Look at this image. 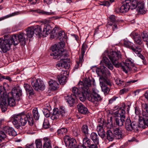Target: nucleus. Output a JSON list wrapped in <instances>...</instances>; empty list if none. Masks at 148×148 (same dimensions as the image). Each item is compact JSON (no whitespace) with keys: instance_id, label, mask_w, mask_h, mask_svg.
Listing matches in <instances>:
<instances>
[{"instance_id":"20e7f679","label":"nucleus","mask_w":148,"mask_h":148,"mask_svg":"<svg viewBox=\"0 0 148 148\" xmlns=\"http://www.w3.org/2000/svg\"><path fill=\"white\" fill-rule=\"evenodd\" d=\"M142 107L146 110L147 114H146L145 112H143L142 116L141 115L139 116L138 124L135 122H132V130L135 132H137L139 130L145 129L148 126V105L145 103L143 105Z\"/></svg>"},{"instance_id":"c756f323","label":"nucleus","mask_w":148,"mask_h":148,"mask_svg":"<svg viewBox=\"0 0 148 148\" xmlns=\"http://www.w3.org/2000/svg\"><path fill=\"white\" fill-rule=\"evenodd\" d=\"M113 132L115 138L117 139H120L122 138V135L121 130L119 128H116L114 129Z\"/></svg>"},{"instance_id":"f8f14e48","label":"nucleus","mask_w":148,"mask_h":148,"mask_svg":"<svg viewBox=\"0 0 148 148\" xmlns=\"http://www.w3.org/2000/svg\"><path fill=\"white\" fill-rule=\"evenodd\" d=\"M79 87L82 89L83 92L86 93H90V88L91 86V80L89 79H86L83 82H79L78 84Z\"/></svg>"},{"instance_id":"37998d69","label":"nucleus","mask_w":148,"mask_h":148,"mask_svg":"<svg viewBox=\"0 0 148 148\" xmlns=\"http://www.w3.org/2000/svg\"><path fill=\"white\" fill-rule=\"evenodd\" d=\"M34 33L38 35L42 32L41 28L40 26L38 25L34 26Z\"/></svg>"},{"instance_id":"bb28decb","label":"nucleus","mask_w":148,"mask_h":148,"mask_svg":"<svg viewBox=\"0 0 148 148\" xmlns=\"http://www.w3.org/2000/svg\"><path fill=\"white\" fill-rule=\"evenodd\" d=\"M60 114L59 113L58 110L57 108H54L53 110L51 118L52 120H56L59 118Z\"/></svg>"},{"instance_id":"79ce46f5","label":"nucleus","mask_w":148,"mask_h":148,"mask_svg":"<svg viewBox=\"0 0 148 148\" xmlns=\"http://www.w3.org/2000/svg\"><path fill=\"white\" fill-rule=\"evenodd\" d=\"M89 93H86L83 92L82 90L81 93L79 95L78 97H79V99L81 101L83 102L85 101L86 99V97L87 96V94H89Z\"/></svg>"},{"instance_id":"bf43d9fd","label":"nucleus","mask_w":148,"mask_h":148,"mask_svg":"<svg viewBox=\"0 0 148 148\" xmlns=\"http://www.w3.org/2000/svg\"><path fill=\"white\" fill-rule=\"evenodd\" d=\"M6 134L4 131H0V137L3 140L6 137Z\"/></svg>"},{"instance_id":"2eb2a0df","label":"nucleus","mask_w":148,"mask_h":148,"mask_svg":"<svg viewBox=\"0 0 148 148\" xmlns=\"http://www.w3.org/2000/svg\"><path fill=\"white\" fill-rule=\"evenodd\" d=\"M88 96V100L93 103L95 106H97L102 100L101 97L99 94L90 95Z\"/></svg>"},{"instance_id":"4d7b16f0","label":"nucleus","mask_w":148,"mask_h":148,"mask_svg":"<svg viewBox=\"0 0 148 148\" xmlns=\"http://www.w3.org/2000/svg\"><path fill=\"white\" fill-rule=\"evenodd\" d=\"M55 45H56L57 46V48H58V49L59 50H61V48H63L64 46V43L62 42H60L59 44H55L53 46H54Z\"/></svg>"},{"instance_id":"49530a36","label":"nucleus","mask_w":148,"mask_h":148,"mask_svg":"<svg viewBox=\"0 0 148 148\" xmlns=\"http://www.w3.org/2000/svg\"><path fill=\"white\" fill-rule=\"evenodd\" d=\"M59 114L62 116H64V114L66 112V110L65 108L63 106L60 107L59 110Z\"/></svg>"},{"instance_id":"338daca9","label":"nucleus","mask_w":148,"mask_h":148,"mask_svg":"<svg viewBox=\"0 0 148 148\" xmlns=\"http://www.w3.org/2000/svg\"><path fill=\"white\" fill-rule=\"evenodd\" d=\"M98 144H92L89 146L90 148H98L97 145Z\"/></svg>"},{"instance_id":"7c9ffc66","label":"nucleus","mask_w":148,"mask_h":148,"mask_svg":"<svg viewBox=\"0 0 148 148\" xmlns=\"http://www.w3.org/2000/svg\"><path fill=\"white\" fill-rule=\"evenodd\" d=\"M43 140H44L43 148L44 147H46V148H52L51 141L49 138L48 137H45L43 138Z\"/></svg>"},{"instance_id":"69168bd1","label":"nucleus","mask_w":148,"mask_h":148,"mask_svg":"<svg viewBox=\"0 0 148 148\" xmlns=\"http://www.w3.org/2000/svg\"><path fill=\"white\" fill-rule=\"evenodd\" d=\"M34 144H27L26 145V148H34Z\"/></svg>"},{"instance_id":"a19ab883","label":"nucleus","mask_w":148,"mask_h":148,"mask_svg":"<svg viewBox=\"0 0 148 148\" xmlns=\"http://www.w3.org/2000/svg\"><path fill=\"white\" fill-rule=\"evenodd\" d=\"M81 130L82 133L86 136L88 133L89 129L88 126L86 125H83L81 128Z\"/></svg>"},{"instance_id":"5701e85b","label":"nucleus","mask_w":148,"mask_h":148,"mask_svg":"<svg viewBox=\"0 0 148 148\" xmlns=\"http://www.w3.org/2000/svg\"><path fill=\"white\" fill-rule=\"evenodd\" d=\"M66 72L64 71L62 74L58 76V78L60 84H63L66 83L67 80L66 75Z\"/></svg>"},{"instance_id":"393cba45","label":"nucleus","mask_w":148,"mask_h":148,"mask_svg":"<svg viewBox=\"0 0 148 148\" xmlns=\"http://www.w3.org/2000/svg\"><path fill=\"white\" fill-rule=\"evenodd\" d=\"M124 117L119 119L118 118L115 117L114 119V126H121L123 125L125 119H124Z\"/></svg>"},{"instance_id":"7ed1b4c3","label":"nucleus","mask_w":148,"mask_h":148,"mask_svg":"<svg viewBox=\"0 0 148 148\" xmlns=\"http://www.w3.org/2000/svg\"><path fill=\"white\" fill-rule=\"evenodd\" d=\"M10 121L17 129L19 128L21 126H24L27 121L31 126L33 125L34 123V120L31 114L29 113L26 114L22 113L14 116L11 118Z\"/></svg>"},{"instance_id":"4c0bfd02","label":"nucleus","mask_w":148,"mask_h":148,"mask_svg":"<svg viewBox=\"0 0 148 148\" xmlns=\"http://www.w3.org/2000/svg\"><path fill=\"white\" fill-rule=\"evenodd\" d=\"M73 96L71 95L70 96H68L66 97L65 98L67 100V102L71 106H73L74 103L75 102V99L73 97Z\"/></svg>"},{"instance_id":"3c124183","label":"nucleus","mask_w":148,"mask_h":148,"mask_svg":"<svg viewBox=\"0 0 148 148\" xmlns=\"http://www.w3.org/2000/svg\"><path fill=\"white\" fill-rule=\"evenodd\" d=\"M18 12H15L14 13H12V14H10L8 16L7 15V16H5L4 17H2L0 18V21H1L3 20H4L5 19L7 18H8L9 17L14 16L15 15H17L18 14Z\"/></svg>"},{"instance_id":"4468645a","label":"nucleus","mask_w":148,"mask_h":148,"mask_svg":"<svg viewBox=\"0 0 148 148\" xmlns=\"http://www.w3.org/2000/svg\"><path fill=\"white\" fill-rule=\"evenodd\" d=\"M99 124L97 127L96 130L99 136L102 138H103L105 136V131L103 129L104 126V121L101 119L98 120Z\"/></svg>"},{"instance_id":"ddd939ff","label":"nucleus","mask_w":148,"mask_h":148,"mask_svg":"<svg viewBox=\"0 0 148 148\" xmlns=\"http://www.w3.org/2000/svg\"><path fill=\"white\" fill-rule=\"evenodd\" d=\"M99 81L102 91L105 95L109 93L110 90L106 85L110 86L111 84L108 79H106L102 76L100 77Z\"/></svg>"},{"instance_id":"0eeeda50","label":"nucleus","mask_w":148,"mask_h":148,"mask_svg":"<svg viewBox=\"0 0 148 148\" xmlns=\"http://www.w3.org/2000/svg\"><path fill=\"white\" fill-rule=\"evenodd\" d=\"M124 45L125 47L130 48L134 52L138 54V56L143 60V63L144 64H147L144 57L140 53L142 50L140 46L138 45L134 47L133 43L127 40H124Z\"/></svg>"},{"instance_id":"864d4df0","label":"nucleus","mask_w":148,"mask_h":148,"mask_svg":"<svg viewBox=\"0 0 148 148\" xmlns=\"http://www.w3.org/2000/svg\"><path fill=\"white\" fill-rule=\"evenodd\" d=\"M58 28L57 27H55L52 30H51V32L50 34L51 37L50 38L51 39L53 38L56 36V34H55L56 31L57 30Z\"/></svg>"},{"instance_id":"774afa93","label":"nucleus","mask_w":148,"mask_h":148,"mask_svg":"<svg viewBox=\"0 0 148 148\" xmlns=\"http://www.w3.org/2000/svg\"><path fill=\"white\" fill-rule=\"evenodd\" d=\"M50 108L49 104L48 103H46L44 105V108H46V109H50Z\"/></svg>"},{"instance_id":"a878e982","label":"nucleus","mask_w":148,"mask_h":148,"mask_svg":"<svg viewBox=\"0 0 148 148\" xmlns=\"http://www.w3.org/2000/svg\"><path fill=\"white\" fill-rule=\"evenodd\" d=\"M137 10L141 13L143 14L146 12L144 2L143 1H140L138 2L137 4Z\"/></svg>"},{"instance_id":"8fccbe9b","label":"nucleus","mask_w":148,"mask_h":148,"mask_svg":"<svg viewBox=\"0 0 148 148\" xmlns=\"http://www.w3.org/2000/svg\"><path fill=\"white\" fill-rule=\"evenodd\" d=\"M38 12L40 13L47 15H53L55 14V13L54 12H51V11L47 12L42 10H40Z\"/></svg>"},{"instance_id":"b1692460","label":"nucleus","mask_w":148,"mask_h":148,"mask_svg":"<svg viewBox=\"0 0 148 148\" xmlns=\"http://www.w3.org/2000/svg\"><path fill=\"white\" fill-rule=\"evenodd\" d=\"M42 25H44L42 31L43 35L44 36H46L47 35L51 33L52 28L50 25L43 24Z\"/></svg>"},{"instance_id":"f3484780","label":"nucleus","mask_w":148,"mask_h":148,"mask_svg":"<svg viewBox=\"0 0 148 148\" xmlns=\"http://www.w3.org/2000/svg\"><path fill=\"white\" fill-rule=\"evenodd\" d=\"M69 61H60L56 64V66L59 69H61L64 72L66 71L64 69H69L70 66L69 63Z\"/></svg>"},{"instance_id":"f704fd0d","label":"nucleus","mask_w":148,"mask_h":148,"mask_svg":"<svg viewBox=\"0 0 148 148\" xmlns=\"http://www.w3.org/2000/svg\"><path fill=\"white\" fill-rule=\"evenodd\" d=\"M106 134L107 138L110 141H112L115 138L114 135L110 130H107Z\"/></svg>"},{"instance_id":"ea45409f","label":"nucleus","mask_w":148,"mask_h":148,"mask_svg":"<svg viewBox=\"0 0 148 148\" xmlns=\"http://www.w3.org/2000/svg\"><path fill=\"white\" fill-rule=\"evenodd\" d=\"M90 139L88 138L86 136H85L84 137L83 139V144L85 146L89 147L90 145Z\"/></svg>"},{"instance_id":"e2e57ef3","label":"nucleus","mask_w":148,"mask_h":148,"mask_svg":"<svg viewBox=\"0 0 148 148\" xmlns=\"http://www.w3.org/2000/svg\"><path fill=\"white\" fill-rule=\"evenodd\" d=\"M128 91V90L127 88H123L121 89L120 91V93L121 94H123L125 93H126Z\"/></svg>"},{"instance_id":"423d86ee","label":"nucleus","mask_w":148,"mask_h":148,"mask_svg":"<svg viewBox=\"0 0 148 148\" xmlns=\"http://www.w3.org/2000/svg\"><path fill=\"white\" fill-rule=\"evenodd\" d=\"M131 0H121L122 2L124 3L121 6L120 8L117 9L116 10V12L119 13V12L124 13L127 11L131 8L132 9H135L137 7V4L138 2L135 0H133L130 3V5L129 3L130 2Z\"/></svg>"},{"instance_id":"6ab92c4d","label":"nucleus","mask_w":148,"mask_h":148,"mask_svg":"<svg viewBox=\"0 0 148 148\" xmlns=\"http://www.w3.org/2000/svg\"><path fill=\"white\" fill-rule=\"evenodd\" d=\"M77 108L79 112L82 114H87L89 112L87 108L81 103L78 104Z\"/></svg>"},{"instance_id":"58836bf2","label":"nucleus","mask_w":148,"mask_h":148,"mask_svg":"<svg viewBox=\"0 0 148 148\" xmlns=\"http://www.w3.org/2000/svg\"><path fill=\"white\" fill-rule=\"evenodd\" d=\"M32 114L33 116L35 119L38 120L40 117V114L37 108H34L33 110Z\"/></svg>"},{"instance_id":"a211bd4d","label":"nucleus","mask_w":148,"mask_h":148,"mask_svg":"<svg viewBox=\"0 0 148 148\" xmlns=\"http://www.w3.org/2000/svg\"><path fill=\"white\" fill-rule=\"evenodd\" d=\"M127 106L124 103H122L121 105V106L119 110V111H117L115 112V115L116 116H118V113L119 112H120L119 114L121 117H124V119H125V108H127Z\"/></svg>"},{"instance_id":"c03bdc74","label":"nucleus","mask_w":148,"mask_h":148,"mask_svg":"<svg viewBox=\"0 0 148 148\" xmlns=\"http://www.w3.org/2000/svg\"><path fill=\"white\" fill-rule=\"evenodd\" d=\"M67 130L65 128H62L58 130L57 131L58 134L60 135L65 134L67 132Z\"/></svg>"},{"instance_id":"39448f33","label":"nucleus","mask_w":148,"mask_h":148,"mask_svg":"<svg viewBox=\"0 0 148 148\" xmlns=\"http://www.w3.org/2000/svg\"><path fill=\"white\" fill-rule=\"evenodd\" d=\"M63 48H61L60 50L58 49L57 47V46L55 45L53 46L52 48V53L50 55L53 56V58L54 59L60 60V61H69L67 60L68 58V54L64 51Z\"/></svg>"},{"instance_id":"412c9836","label":"nucleus","mask_w":148,"mask_h":148,"mask_svg":"<svg viewBox=\"0 0 148 148\" xmlns=\"http://www.w3.org/2000/svg\"><path fill=\"white\" fill-rule=\"evenodd\" d=\"M130 36L133 38L135 42L137 44L140 45L142 43L141 38L138 33L133 32L131 33Z\"/></svg>"},{"instance_id":"6e6d98bb","label":"nucleus","mask_w":148,"mask_h":148,"mask_svg":"<svg viewBox=\"0 0 148 148\" xmlns=\"http://www.w3.org/2000/svg\"><path fill=\"white\" fill-rule=\"evenodd\" d=\"M49 123L47 119H45L44 121L43 126L45 129H47L49 127Z\"/></svg>"},{"instance_id":"9d476101","label":"nucleus","mask_w":148,"mask_h":148,"mask_svg":"<svg viewBox=\"0 0 148 148\" xmlns=\"http://www.w3.org/2000/svg\"><path fill=\"white\" fill-rule=\"evenodd\" d=\"M26 36L25 34L21 33L16 35H12V37L13 45L15 46L17 45L19 42L22 45H24L26 43V39L25 37Z\"/></svg>"},{"instance_id":"72a5a7b5","label":"nucleus","mask_w":148,"mask_h":148,"mask_svg":"<svg viewBox=\"0 0 148 148\" xmlns=\"http://www.w3.org/2000/svg\"><path fill=\"white\" fill-rule=\"evenodd\" d=\"M24 87L26 92L28 93L30 95L34 94V90L30 85L28 84H24Z\"/></svg>"},{"instance_id":"dca6fc26","label":"nucleus","mask_w":148,"mask_h":148,"mask_svg":"<svg viewBox=\"0 0 148 148\" xmlns=\"http://www.w3.org/2000/svg\"><path fill=\"white\" fill-rule=\"evenodd\" d=\"M109 21L107 24V26H112V30L115 31L116 29H118L117 25L118 22L116 20L115 16L114 15H111L109 17Z\"/></svg>"},{"instance_id":"9b49d317","label":"nucleus","mask_w":148,"mask_h":148,"mask_svg":"<svg viewBox=\"0 0 148 148\" xmlns=\"http://www.w3.org/2000/svg\"><path fill=\"white\" fill-rule=\"evenodd\" d=\"M30 79L31 84L34 89L36 90L44 89L45 85L43 81L40 79L33 78Z\"/></svg>"},{"instance_id":"f03ea898","label":"nucleus","mask_w":148,"mask_h":148,"mask_svg":"<svg viewBox=\"0 0 148 148\" xmlns=\"http://www.w3.org/2000/svg\"><path fill=\"white\" fill-rule=\"evenodd\" d=\"M105 54L113 65L116 68L121 67L123 71L126 73L130 71L134 66V64L130 60H127L125 62H119V60L121 58V54L120 51L107 52Z\"/></svg>"},{"instance_id":"6e6552de","label":"nucleus","mask_w":148,"mask_h":148,"mask_svg":"<svg viewBox=\"0 0 148 148\" xmlns=\"http://www.w3.org/2000/svg\"><path fill=\"white\" fill-rule=\"evenodd\" d=\"M103 63H105L106 66L111 70L113 69L114 67L107 57H103L102 60L100 62L101 66L100 67V69L101 72L104 75L108 77L110 76L111 73L107 68L103 66Z\"/></svg>"},{"instance_id":"f257e3e1","label":"nucleus","mask_w":148,"mask_h":148,"mask_svg":"<svg viewBox=\"0 0 148 148\" xmlns=\"http://www.w3.org/2000/svg\"><path fill=\"white\" fill-rule=\"evenodd\" d=\"M8 84L4 83L3 86H0V107L2 111L7 110V107H13L16 105V101H19L22 95V91L19 87H14L11 92L7 93L6 90L8 87Z\"/></svg>"},{"instance_id":"c85d7f7f","label":"nucleus","mask_w":148,"mask_h":148,"mask_svg":"<svg viewBox=\"0 0 148 148\" xmlns=\"http://www.w3.org/2000/svg\"><path fill=\"white\" fill-rule=\"evenodd\" d=\"M90 138L95 144H99V137L97 133L94 132L92 133L90 135Z\"/></svg>"},{"instance_id":"603ef678","label":"nucleus","mask_w":148,"mask_h":148,"mask_svg":"<svg viewBox=\"0 0 148 148\" xmlns=\"http://www.w3.org/2000/svg\"><path fill=\"white\" fill-rule=\"evenodd\" d=\"M46 108H43L42 111L45 116L46 117H49L50 116L49 110Z\"/></svg>"},{"instance_id":"de8ad7c7","label":"nucleus","mask_w":148,"mask_h":148,"mask_svg":"<svg viewBox=\"0 0 148 148\" xmlns=\"http://www.w3.org/2000/svg\"><path fill=\"white\" fill-rule=\"evenodd\" d=\"M35 144L36 148H42V140L40 139H37L35 140Z\"/></svg>"},{"instance_id":"5fc2aeb1","label":"nucleus","mask_w":148,"mask_h":148,"mask_svg":"<svg viewBox=\"0 0 148 148\" xmlns=\"http://www.w3.org/2000/svg\"><path fill=\"white\" fill-rule=\"evenodd\" d=\"M134 109H135V113L136 115H139V118L140 115H141L142 116H143L142 115H143V112H145V114H147V112H143L142 113V114H140V110L139 108L138 107H135L134 108Z\"/></svg>"},{"instance_id":"4be33fe9","label":"nucleus","mask_w":148,"mask_h":148,"mask_svg":"<svg viewBox=\"0 0 148 148\" xmlns=\"http://www.w3.org/2000/svg\"><path fill=\"white\" fill-rule=\"evenodd\" d=\"M3 130L5 132L6 134H8L10 136H15L16 134L14 129L12 127L8 126H5L4 127Z\"/></svg>"},{"instance_id":"1a4fd4ad","label":"nucleus","mask_w":148,"mask_h":148,"mask_svg":"<svg viewBox=\"0 0 148 148\" xmlns=\"http://www.w3.org/2000/svg\"><path fill=\"white\" fill-rule=\"evenodd\" d=\"M10 36L8 35L6 37L5 36L4 39L3 38H0V47L4 53H6L10 49V46L13 44L12 37L10 39H8V37Z\"/></svg>"},{"instance_id":"09e8293b","label":"nucleus","mask_w":148,"mask_h":148,"mask_svg":"<svg viewBox=\"0 0 148 148\" xmlns=\"http://www.w3.org/2000/svg\"><path fill=\"white\" fill-rule=\"evenodd\" d=\"M141 36L144 41L148 42V34L145 32H143L141 34Z\"/></svg>"},{"instance_id":"e433bc0d","label":"nucleus","mask_w":148,"mask_h":148,"mask_svg":"<svg viewBox=\"0 0 148 148\" xmlns=\"http://www.w3.org/2000/svg\"><path fill=\"white\" fill-rule=\"evenodd\" d=\"M72 92L73 94H71V95L75 97H77L81 93L78 88L76 87L73 88Z\"/></svg>"},{"instance_id":"2f4dec72","label":"nucleus","mask_w":148,"mask_h":148,"mask_svg":"<svg viewBox=\"0 0 148 148\" xmlns=\"http://www.w3.org/2000/svg\"><path fill=\"white\" fill-rule=\"evenodd\" d=\"M26 34L29 38L32 37L34 33V26L28 27L26 29Z\"/></svg>"},{"instance_id":"680f3d73","label":"nucleus","mask_w":148,"mask_h":148,"mask_svg":"<svg viewBox=\"0 0 148 148\" xmlns=\"http://www.w3.org/2000/svg\"><path fill=\"white\" fill-rule=\"evenodd\" d=\"M101 5L104 6H108L110 5V4L109 1H105L101 3Z\"/></svg>"},{"instance_id":"0e129e2a","label":"nucleus","mask_w":148,"mask_h":148,"mask_svg":"<svg viewBox=\"0 0 148 148\" xmlns=\"http://www.w3.org/2000/svg\"><path fill=\"white\" fill-rule=\"evenodd\" d=\"M118 98L117 97H116L114 96L112 98L110 99L109 100V103H113V101H115L116 98Z\"/></svg>"},{"instance_id":"13d9d810","label":"nucleus","mask_w":148,"mask_h":148,"mask_svg":"<svg viewBox=\"0 0 148 148\" xmlns=\"http://www.w3.org/2000/svg\"><path fill=\"white\" fill-rule=\"evenodd\" d=\"M116 84L119 86H123L124 84V82L123 81L119 79H117L115 81Z\"/></svg>"},{"instance_id":"aec40b11","label":"nucleus","mask_w":148,"mask_h":148,"mask_svg":"<svg viewBox=\"0 0 148 148\" xmlns=\"http://www.w3.org/2000/svg\"><path fill=\"white\" fill-rule=\"evenodd\" d=\"M49 88L52 91L55 90L59 88V84L55 80L51 79L49 82Z\"/></svg>"},{"instance_id":"473e14b6","label":"nucleus","mask_w":148,"mask_h":148,"mask_svg":"<svg viewBox=\"0 0 148 148\" xmlns=\"http://www.w3.org/2000/svg\"><path fill=\"white\" fill-rule=\"evenodd\" d=\"M125 127L126 130L129 131H132V122L129 118H127L125 122Z\"/></svg>"},{"instance_id":"052dcab7","label":"nucleus","mask_w":148,"mask_h":148,"mask_svg":"<svg viewBox=\"0 0 148 148\" xmlns=\"http://www.w3.org/2000/svg\"><path fill=\"white\" fill-rule=\"evenodd\" d=\"M86 47L84 44H83L81 49V54L83 56L84 55V53L85 52Z\"/></svg>"},{"instance_id":"a18cd8bd","label":"nucleus","mask_w":148,"mask_h":148,"mask_svg":"<svg viewBox=\"0 0 148 148\" xmlns=\"http://www.w3.org/2000/svg\"><path fill=\"white\" fill-rule=\"evenodd\" d=\"M58 38L60 40L63 41L66 38L65 32L63 31H60L59 33Z\"/></svg>"},{"instance_id":"cd10ccee","label":"nucleus","mask_w":148,"mask_h":148,"mask_svg":"<svg viewBox=\"0 0 148 148\" xmlns=\"http://www.w3.org/2000/svg\"><path fill=\"white\" fill-rule=\"evenodd\" d=\"M68 143L69 148H77V147L76 144V140L73 138L68 139Z\"/></svg>"},{"instance_id":"c9c22d12","label":"nucleus","mask_w":148,"mask_h":148,"mask_svg":"<svg viewBox=\"0 0 148 148\" xmlns=\"http://www.w3.org/2000/svg\"><path fill=\"white\" fill-rule=\"evenodd\" d=\"M104 126H106L109 128H112L114 126V124L113 120L112 118L110 117V122L108 121L107 122H105L104 121Z\"/></svg>"}]
</instances>
